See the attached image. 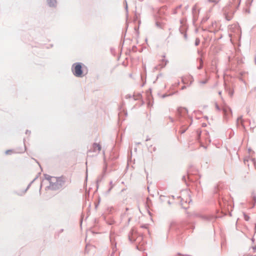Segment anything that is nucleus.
<instances>
[{
	"mask_svg": "<svg viewBox=\"0 0 256 256\" xmlns=\"http://www.w3.org/2000/svg\"><path fill=\"white\" fill-rule=\"evenodd\" d=\"M218 94H221L222 92H218Z\"/></svg>",
	"mask_w": 256,
	"mask_h": 256,
	"instance_id": "37998d69",
	"label": "nucleus"
},
{
	"mask_svg": "<svg viewBox=\"0 0 256 256\" xmlns=\"http://www.w3.org/2000/svg\"><path fill=\"white\" fill-rule=\"evenodd\" d=\"M208 2L213 3L214 5H216L220 0H208Z\"/></svg>",
	"mask_w": 256,
	"mask_h": 256,
	"instance_id": "f8f14e48",
	"label": "nucleus"
},
{
	"mask_svg": "<svg viewBox=\"0 0 256 256\" xmlns=\"http://www.w3.org/2000/svg\"><path fill=\"white\" fill-rule=\"evenodd\" d=\"M226 18L227 20H230L232 19V17L230 16L226 15Z\"/></svg>",
	"mask_w": 256,
	"mask_h": 256,
	"instance_id": "b1692460",
	"label": "nucleus"
},
{
	"mask_svg": "<svg viewBox=\"0 0 256 256\" xmlns=\"http://www.w3.org/2000/svg\"><path fill=\"white\" fill-rule=\"evenodd\" d=\"M148 149L151 152H155L156 150V148L155 146L152 147V145L150 146L148 148Z\"/></svg>",
	"mask_w": 256,
	"mask_h": 256,
	"instance_id": "4468645a",
	"label": "nucleus"
},
{
	"mask_svg": "<svg viewBox=\"0 0 256 256\" xmlns=\"http://www.w3.org/2000/svg\"><path fill=\"white\" fill-rule=\"evenodd\" d=\"M244 218L246 220L248 221L250 219V217L246 214H244Z\"/></svg>",
	"mask_w": 256,
	"mask_h": 256,
	"instance_id": "aec40b11",
	"label": "nucleus"
},
{
	"mask_svg": "<svg viewBox=\"0 0 256 256\" xmlns=\"http://www.w3.org/2000/svg\"><path fill=\"white\" fill-rule=\"evenodd\" d=\"M165 56H165V55L162 56V57H163L164 58H165Z\"/></svg>",
	"mask_w": 256,
	"mask_h": 256,
	"instance_id": "49530a36",
	"label": "nucleus"
},
{
	"mask_svg": "<svg viewBox=\"0 0 256 256\" xmlns=\"http://www.w3.org/2000/svg\"><path fill=\"white\" fill-rule=\"evenodd\" d=\"M215 106H216V108L218 110V111H220L221 110L220 108V106H218V104L217 103H216L215 104Z\"/></svg>",
	"mask_w": 256,
	"mask_h": 256,
	"instance_id": "412c9836",
	"label": "nucleus"
},
{
	"mask_svg": "<svg viewBox=\"0 0 256 256\" xmlns=\"http://www.w3.org/2000/svg\"><path fill=\"white\" fill-rule=\"evenodd\" d=\"M62 231H63V230H62H62H60V232H62Z\"/></svg>",
	"mask_w": 256,
	"mask_h": 256,
	"instance_id": "8fccbe9b",
	"label": "nucleus"
},
{
	"mask_svg": "<svg viewBox=\"0 0 256 256\" xmlns=\"http://www.w3.org/2000/svg\"><path fill=\"white\" fill-rule=\"evenodd\" d=\"M178 10L176 8L173 10L172 14H178Z\"/></svg>",
	"mask_w": 256,
	"mask_h": 256,
	"instance_id": "4be33fe9",
	"label": "nucleus"
},
{
	"mask_svg": "<svg viewBox=\"0 0 256 256\" xmlns=\"http://www.w3.org/2000/svg\"><path fill=\"white\" fill-rule=\"evenodd\" d=\"M128 238L131 242H136L138 244L136 246L137 249L142 250H144L145 242L143 240L142 236L138 234L135 228H132L128 234Z\"/></svg>",
	"mask_w": 256,
	"mask_h": 256,
	"instance_id": "f257e3e1",
	"label": "nucleus"
},
{
	"mask_svg": "<svg viewBox=\"0 0 256 256\" xmlns=\"http://www.w3.org/2000/svg\"><path fill=\"white\" fill-rule=\"evenodd\" d=\"M246 160H244V164H246Z\"/></svg>",
	"mask_w": 256,
	"mask_h": 256,
	"instance_id": "c03bdc74",
	"label": "nucleus"
},
{
	"mask_svg": "<svg viewBox=\"0 0 256 256\" xmlns=\"http://www.w3.org/2000/svg\"><path fill=\"white\" fill-rule=\"evenodd\" d=\"M137 144H140V142H138Z\"/></svg>",
	"mask_w": 256,
	"mask_h": 256,
	"instance_id": "09e8293b",
	"label": "nucleus"
},
{
	"mask_svg": "<svg viewBox=\"0 0 256 256\" xmlns=\"http://www.w3.org/2000/svg\"><path fill=\"white\" fill-rule=\"evenodd\" d=\"M44 176L46 180H48L49 181V182H50H50H52L53 178L54 177H52V176H51L50 175L47 174H44Z\"/></svg>",
	"mask_w": 256,
	"mask_h": 256,
	"instance_id": "9d476101",
	"label": "nucleus"
},
{
	"mask_svg": "<svg viewBox=\"0 0 256 256\" xmlns=\"http://www.w3.org/2000/svg\"><path fill=\"white\" fill-rule=\"evenodd\" d=\"M192 81L190 82V85L192 84Z\"/></svg>",
	"mask_w": 256,
	"mask_h": 256,
	"instance_id": "de8ad7c7",
	"label": "nucleus"
},
{
	"mask_svg": "<svg viewBox=\"0 0 256 256\" xmlns=\"http://www.w3.org/2000/svg\"><path fill=\"white\" fill-rule=\"evenodd\" d=\"M64 183L65 180L62 177H54L48 188L53 190H59L63 187Z\"/></svg>",
	"mask_w": 256,
	"mask_h": 256,
	"instance_id": "f03ea898",
	"label": "nucleus"
},
{
	"mask_svg": "<svg viewBox=\"0 0 256 256\" xmlns=\"http://www.w3.org/2000/svg\"><path fill=\"white\" fill-rule=\"evenodd\" d=\"M124 4L125 5V10H126V13H128V6L126 0H124Z\"/></svg>",
	"mask_w": 256,
	"mask_h": 256,
	"instance_id": "a211bd4d",
	"label": "nucleus"
},
{
	"mask_svg": "<svg viewBox=\"0 0 256 256\" xmlns=\"http://www.w3.org/2000/svg\"><path fill=\"white\" fill-rule=\"evenodd\" d=\"M200 64L198 67V68L199 69V70L202 68V66H203V61H202V58H200Z\"/></svg>",
	"mask_w": 256,
	"mask_h": 256,
	"instance_id": "f3484780",
	"label": "nucleus"
},
{
	"mask_svg": "<svg viewBox=\"0 0 256 256\" xmlns=\"http://www.w3.org/2000/svg\"><path fill=\"white\" fill-rule=\"evenodd\" d=\"M12 152L11 150H8L6 152V154H9L10 152Z\"/></svg>",
	"mask_w": 256,
	"mask_h": 256,
	"instance_id": "c756f323",
	"label": "nucleus"
},
{
	"mask_svg": "<svg viewBox=\"0 0 256 256\" xmlns=\"http://www.w3.org/2000/svg\"><path fill=\"white\" fill-rule=\"evenodd\" d=\"M170 121H171L172 122H174V120H173V118H170Z\"/></svg>",
	"mask_w": 256,
	"mask_h": 256,
	"instance_id": "e433bc0d",
	"label": "nucleus"
},
{
	"mask_svg": "<svg viewBox=\"0 0 256 256\" xmlns=\"http://www.w3.org/2000/svg\"><path fill=\"white\" fill-rule=\"evenodd\" d=\"M47 3L50 7H56V0H46Z\"/></svg>",
	"mask_w": 256,
	"mask_h": 256,
	"instance_id": "0eeeda50",
	"label": "nucleus"
},
{
	"mask_svg": "<svg viewBox=\"0 0 256 256\" xmlns=\"http://www.w3.org/2000/svg\"><path fill=\"white\" fill-rule=\"evenodd\" d=\"M186 110V111H187V112H188L187 110H186V108H178V116H182V114H181V113H182V110Z\"/></svg>",
	"mask_w": 256,
	"mask_h": 256,
	"instance_id": "ddd939ff",
	"label": "nucleus"
},
{
	"mask_svg": "<svg viewBox=\"0 0 256 256\" xmlns=\"http://www.w3.org/2000/svg\"><path fill=\"white\" fill-rule=\"evenodd\" d=\"M172 94H163V95L162 96V98H166V96H172Z\"/></svg>",
	"mask_w": 256,
	"mask_h": 256,
	"instance_id": "393cba45",
	"label": "nucleus"
},
{
	"mask_svg": "<svg viewBox=\"0 0 256 256\" xmlns=\"http://www.w3.org/2000/svg\"><path fill=\"white\" fill-rule=\"evenodd\" d=\"M113 188V186H110L109 188L108 189V190H107L106 192V194H109L110 192L111 191L112 189Z\"/></svg>",
	"mask_w": 256,
	"mask_h": 256,
	"instance_id": "5701e85b",
	"label": "nucleus"
},
{
	"mask_svg": "<svg viewBox=\"0 0 256 256\" xmlns=\"http://www.w3.org/2000/svg\"><path fill=\"white\" fill-rule=\"evenodd\" d=\"M168 62V60H165V59H162V60L161 63L159 65L156 66L155 67V69L158 70L160 67V68H164L167 64Z\"/></svg>",
	"mask_w": 256,
	"mask_h": 256,
	"instance_id": "423d86ee",
	"label": "nucleus"
},
{
	"mask_svg": "<svg viewBox=\"0 0 256 256\" xmlns=\"http://www.w3.org/2000/svg\"><path fill=\"white\" fill-rule=\"evenodd\" d=\"M156 25L157 27L160 28H164V24L162 22H156Z\"/></svg>",
	"mask_w": 256,
	"mask_h": 256,
	"instance_id": "9b49d317",
	"label": "nucleus"
},
{
	"mask_svg": "<svg viewBox=\"0 0 256 256\" xmlns=\"http://www.w3.org/2000/svg\"><path fill=\"white\" fill-rule=\"evenodd\" d=\"M30 131H29V130H26V134H28V133H30Z\"/></svg>",
	"mask_w": 256,
	"mask_h": 256,
	"instance_id": "f704fd0d",
	"label": "nucleus"
},
{
	"mask_svg": "<svg viewBox=\"0 0 256 256\" xmlns=\"http://www.w3.org/2000/svg\"><path fill=\"white\" fill-rule=\"evenodd\" d=\"M186 130H182V131L181 132V133H182V134L184 133V132H186Z\"/></svg>",
	"mask_w": 256,
	"mask_h": 256,
	"instance_id": "4c0bfd02",
	"label": "nucleus"
},
{
	"mask_svg": "<svg viewBox=\"0 0 256 256\" xmlns=\"http://www.w3.org/2000/svg\"><path fill=\"white\" fill-rule=\"evenodd\" d=\"M252 161H253V163L255 166V168H256V162L254 160H252Z\"/></svg>",
	"mask_w": 256,
	"mask_h": 256,
	"instance_id": "2f4dec72",
	"label": "nucleus"
},
{
	"mask_svg": "<svg viewBox=\"0 0 256 256\" xmlns=\"http://www.w3.org/2000/svg\"><path fill=\"white\" fill-rule=\"evenodd\" d=\"M150 140V138L148 136L146 141H148V140Z\"/></svg>",
	"mask_w": 256,
	"mask_h": 256,
	"instance_id": "473e14b6",
	"label": "nucleus"
},
{
	"mask_svg": "<svg viewBox=\"0 0 256 256\" xmlns=\"http://www.w3.org/2000/svg\"><path fill=\"white\" fill-rule=\"evenodd\" d=\"M180 32L182 34H183V35H184V38L185 40H187V39H188V36H187L186 33V32H182V31L181 30L180 28Z\"/></svg>",
	"mask_w": 256,
	"mask_h": 256,
	"instance_id": "dca6fc26",
	"label": "nucleus"
},
{
	"mask_svg": "<svg viewBox=\"0 0 256 256\" xmlns=\"http://www.w3.org/2000/svg\"><path fill=\"white\" fill-rule=\"evenodd\" d=\"M110 186H113V187L114 186V184H113V183H112V181H110Z\"/></svg>",
	"mask_w": 256,
	"mask_h": 256,
	"instance_id": "c85d7f7f",
	"label": "nucleus"
},
{
	"mask_svg": "<svg viewBox=\"0 0 256 256\" xmlns=\"http://www.w3.org/2000/svg\"><path fill=\"white\" fill-rule=\"evenodd\" d=\"M186 88V86H184L182 87L181 90H183Z\"/></svg>",
	"mask_w": 256,
	"mask_h": 256,
	"instance_id": "7c9ffc66",
	"label": "nucleus"
},
{
	"mask_svg": "<svg viewBox=\"0 0 256 256\" xmlns=\"http://www.w3.org/2000/svg\"><path fill=\"white\" fill-rule=\"evenodd\" d=\"M246 120L249 122L250 124V125L251 124L250 120Z\"/></svg>",
	"mask_w": 256,
	"mask_h": 256,
	"instance_id": "58836bf2",
	"label": "nucleus"
},
{
	"mask_svg": "<svg viewBox=\"0 0 256 256\" xmlns=\"http://www.w3.org/2000/svg\"><path fill=\"white\" fill-rule=\"evenodd\" d=\"M253 248L254 252H256V246H254V247H253V248Z\"/></svg>",
	"mask_w": 256,
	"mask_h": 256,
	"instance_id": "72a5a7b5",
	"label": "nucleus"
},
{
	"mask_svg": "<svg viewBox=\"0 0 256 256\" xmlns=\"http://www.w3.org/2000/svg\"><path fill=\"white\" fill-rule=\"evenodd\" d=\"M222 110L224 112V115L225 116L227 114L228 111H230V112H232V110L228 106H224L222 108Z\"/></svg>",
	"mask_w": 256,
	"mask_h": 256,
	"instance_id": "6e6552de",
	"label": "nucleus"
},
{
	"mask_svg": "<svg viewBox=\"0 0 256 256\" xmlns=\"http://www.w3.org/2000/svg\"><path fill=\"white\" fill-rule=\"evenodd\" d=\"M239 121H240V124L242 126L244 130L246 131V128L244 124V122L245 120L242 118V116H240L239 117H238L236 120V126H238V125L239 124Z\"/></svg>",
	"mask_w": 256,
	"mask_h": 256,
	"instance_id": "39448f33",
	"label": "nucleus"
},
{
	"mask_svg": "<svg viewBox=\"0 0 256 256\" xmlns=\"http://www.w3.org/2000/svg\"><path fill=\"white\" fill-rule=\"evenodd\" d=\"M182 179L184 180H186V176H183L182 177Z\"/></svg>",
	"mask_w": 256,
	"mask_h": 256,
	"instance_id": "ea45409f",
	"label": "nucleus"
},
{
	"mask_svg": "<svg viewBox=\"0 0 256 256\" xmlns=\"http://www.w3.org/2000/svg\"><path fill=\"white\" fill-rule=\"evenodd\" d=\"M100 181V180L98 179L97 180H96V182H97V183H98Z\"/></svg>",
	"mask_w": 256,
	"mask_h": 256,
	"instance_id": "a19ab883",
	"label": "nucleus"
},
{
	"mask_svg": "<svg viewBox=\"0 0 256 256\" xmlns=\"http://www.w3.org/2000/svg\"><path fill=\"white\" fill-rule=\"evenodd\" d=\"M92 147L94 148L93 152H95L96 148L98 149V152L101 150V146L100 144H98L96 143H94V144L92 145Z\"/></svg>",
	"mask_w": 256,
	"mask_h": 256,
	"instance_id": "1a4fd4ad",
	"label": "nucleus"
},
{
	"mask_svg": "<svg viewBox=\"0 0 256 256\" xmlns=\"http://www.w3.org/2000/svg\"><path fill=\"white\" fill-rule=\"evenodd\" d=\"M200 43V40L198 38H196L195 40V46H198Z\"/></svg>",
	"mask_w": 256,
	"mask_h": 256,
	"instance_id": "6ab92c4d",
	"label": "nucleus"
},
{
	"mask_svg": "<svg viewBox=\"0 0 256 256\" xmlns=\"http://www.w3.org/2000/svg\"><path fill=\"white\" fill-rule=\"evenodd\" d=\"M206 82H207V80H206L200 82V83L202 84H205Z\"/></svg>",
	"mask_w": 256,
	"mask_h": 256,
	"instance_id": "a878e982",
	"label": "nucleus"
},
{
	"mask_svg": "<svg viewBox=\"0 0 256 256\" xmlns=\"http://www.w3.org/2000/svg\"><path fill=\"white\" fill-rule=\"evenodd\" d=\"M252 197H253L254 200V203H255L256 201V196L255 195H252Z\"/></svg>",
	"mask_w": 256,
	"mask_h": 256,
	"instance_id": "cd10ccee",
	"label": "nucleus"
},
{
	"mask_svg": "<svg viewBox=\"0 0 256 256\" xmlns=\"http://www.w3.org/2000/svg\"><path fill=\"white\" fill-rule=\"evenodd\" d=\"M239 1L238 4H240V0H238Z\"/></svg>",
	"mask_w": 256,
	"mask_h": 256,
	"instance_id": "a18cd8bd",
	"label": "nucleus"
},
{
	"mask_svg": "<svg viewBox=\"0 0 256 256\" xmlns=\"http://www.w3.org/2000/svg\"><path fill=\"white\" fill-rule=\"evenodd\" d=\"M182 82L183 84H186V82H185V81H184V79H182Z\"/></svg>",
	"mask_w": 256,
	"mask_h": 256,
	"instance_id": "c9c22d12",
	"label": "nucleus"
},
{
	"mask_svg": "<svg viewBox=\"0 0 256 256\" xmlns=\"http://www.w3.org/2000/svg\"><path fill=\"white\" fill-rule=\"evenodd\" d=\"M72 70L73 74L76 77H82V64L80 62H76L72 64Z\"/></svg>",
	"mask_w": 256,
	"mask_h": 256,
	"instance_id": "7ed1b4c3",
	"label": "nucleus"
},
{
	"mask_svg": "<svg viewBox=\"0 0 256 256\" xmlns=\"http://www.w3.org/2000/svg\"><path fill=\"white\" fill-rule=\"evenodd\" d=\"M254 229H255V230L256 231V224H255Z\"/></svg>",
	"mask_w": 256,
	"mask_h": 256,
	"instance_id": "79ce46f5",
	"label": "nucleus"
},
{
	"mask_svg": "<svg viewBox=\"0 0 256 256\" xmlns=\"http://www.w3.org/2000/svg\"><path fill=\"white\" fill-rule=\"evenodd\" d=\"M38 178V176H36L34 180L32 181L30 184H29L28 186L26 188L25 190V192H26L29 188L30 187V186L31 184L33 183V182L36 180L37 179V178Z\"/></svg>",
	"mask_w": 256,
	"mask_h": 256,
	"instance_id": "2eb2a0df",
	"label": "nucleus"
},
{
	"mask_svg": "<svg viewBox=\"0 0 256 256\" xmlns=\"http://www.w3.org/2000/svg\"><path fill=\"white\" fill-rule=\"evenodd\" d=\"M190 216L200 218L205 221L208 222H214L216 218V216L212 215H202V214L196 212H194L190 214Z\"/></svg>",
	"mask_w": 256,
	"mask_h": 256,
	"instance_id": "20e7f679",
	"label": "nucleus"
},
{
	"mask_svg": "<svg viewBox=\"0 0 256 256\" xmlns=\"http://www.w3.org/2000/svg\"><path fill=\"white\" fill-rule=\"evenodd\" d=\"M182 4H180V5H179V6H177L176 8L177 10H178V9L180 8H182Z\"/></svg>",
	"mask_w": 256,
	"mask_h": 256,
	"instance_id": "bb28decb",
	"label": "nucleus"
}]
</instances>
